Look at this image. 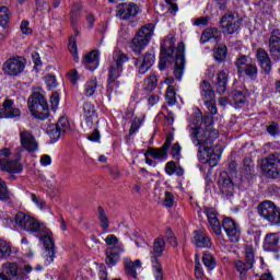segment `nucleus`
<instances>
[{"label":"nucleus","mask_w":280,"mask_h":280,"mask_svg":"<svg viewBox=\"0 0 280 280\" xmlns=\"http://www.w3.org/2000/svg\"><path fill=\"white\" fill-rule=\"evenodd\" d=\"M14 220L16 226H19L21 231H25L31 235H36V237H39L45 248L44 259L46 265L49 266V264H52V261L56 259V243L51 236V231H49L45 224L36 220V218L25 214L24 212H18Z\"/></svg>","instance_id":"nucleus-1"},{"label":"nucleus","mask_w":280,"mask_h":280,"mask_svg":"<svg viewBox=\"0 0 280 280\" xmlns=\"http://www.w3.org/2000/svg\"><path fill=\"white\" fill-rule=\"evenodd\" d=\"M220 137L218 130H202V127L190 128V140L198 148V159L209 167H215L220 154L213 152V142Z\"/></svg>","instance_id":"nucleus-2"},{"label":"nucleus","mask_w":280,"mask_h":280,"mask_svg":"<svg viewBox=\"0 0 280 280\" xmlns=\"http://www.w3.org/2000/svg\"><path fill=\"white\" fill-rule=\"evenodd\" d=\"M28 110L35 119H49V103L40 92H34L27 100Z\"/></svg>","instance_id":"nucleus-3"},{"label":"nucleus","mask_w":280,"mask_h":280,"mask_svg":"<svg viewBox=\"0 0 280 280\" xmlns=\"http://www.w3.org/2000/svg\"><path fill=\"white\" fill-rule=\"evenodd\" d=\"M154 36V24L149 23L139 28L131 40V49L135 54H141Z\"/></svg>","instance_id":"nucleus-4"},{"label":"nucleus","mask_w":280,"mask_h":280,"mask_svg":"<svg viewBox=\"0 0 280 280\" xmlns=\"http://www.w3.org/2000/svg\"><path fill=\"white\" fill-rule=\"evenodd\" d=\"M165 250V237L163 235L158 236L153 242V250L150 252L151 264L155 280H165L163 275V266L159 261V257H162Z\"/></svg>","instance_id":"nucleus-5"},{"label":"nucleus","mask_w":280,"mask_h":280,"mask_svg":"<svg viewBox=\"0 0 280 280\" xmlns=\"http://www.w3.org/2000/svg\"><path fill=\"white\" fill-rule=\"evenodd\" d=\"M257 212L262 218L271 224V226H277L280 224V208L270 200H265L257 206Z\"/></svg>","instance_id":"nucleus-6"},{"label":"nucleus","mask_w":280,"mask_h":280,"mask_svg":"<svg viewBox=\"0 0 280 280\" xmlns=\"http://www.w3.org/2000/svg\"><path fill=\"white\" fill-rule=\"evenodd\" d=\"M234 65L238 75H246V78H249V80H257L259 69L257 68V63H255V61H248V56L238 55Z\"/></svg>","instance_id":"nucleus-7"},{"label":"nucleus","mask_w":280,"mask_h":280,"mask_svg":"<svg viewBox=\"0 0 280 280\" xmlns=\"http://www.w3.org/2000/svg\"><path fill=\"white\" fill-rule=\"evenodd\" d=\"M255 265V249L253 247H246L245 249V260H235L234 267L236 272L240 275L241 280L250 279V270Z\"/></svg>","instance_id":"nucleus-8"},{"label":"nucleus","mask_w":280,"mask_h":280,"mask_svg":"<svg viewBox=\"0 0 280 280\" xmlns=\"http://www.w3.org/2000/svg\"><path fill=\"white\" fill-rule=\"evenodd\" d=\"M242 21L237 12L228 11L219 22L222 34H224V36L235 34V32L242 27Z\"/></svg>","instance_id":"nucleus-9"},{"label":"nucleus","mask_w":280,"mask_h":280,"mask_svg":"<svg viewBox=\"0 0 280 280\" xmlns=\"http://www.w3.org/2000/svg\"><path fill=\"white\" fill-rule=\"evenodd\" d=\"M260 167L269 178H277L280 174V153H272L260 162Z\"/></svg>","instance_id":"nucleus-10"},{"label":"nucleus","mask_w":280,"mask_h":280,"mask_svg":"<svg viewBox=\"0 0 280 280\" xmlns=\"http://www.w3.org/2000/svg\"><path fill=\"white\" fill-rule=\"evenodd\" d=\"M167 62H174V39H165L161 44L159 69L165 71Z\"/></svg>","instance_id":"nucleus-11"},{"label":"nucleus","mask_w":280,"mask_h":280,"mask_svg":"<svg viewBox=\"0 0 280 280\" xmlns=\"http://www.w3.org/2000/svg\"><path fill=\"white\" fill-rule=\"evenodd\" d=\"M139 12H141V9L135 2H122L116 8V16L120 19V21H130V19H135Z\"/></svg>","instance_id":"nucleus-12"},{"label":"nucleus","mask_w":280,"mask_h":280,"mask_svg":"<svg viewBox=\"0 0 280 280\" xmlns=\"http://www.w3.org/2000/svg\"><path fill=\"white\" fill-rule=\"evenodd\" d=\"M124 69L117 68L116 66H110L108 70V78H107V90L106 95L108 100L113 97V93H117V89L120 86V82L117 81L119 78H121Z\"/></svg>","instance_id":"nucleus-13"},{"label":"nucleus","mask_w":280,"mask_h":280,"mask_svg":"<svg viewBox=\"0 0 280 280\" xmlns=\"http://www.w3.org/2000/svg\"><path fill=\"white\" fill-rule=\"evenodd\" d=\"M133 60L135 67L138 69V73L140 75H145V73L152 69L154 62H156V56L154 55V50H149L143 56L133 58Z\"/></svg>","instance_id":"nucleus-14"},{"label":"nucleus","mask_w":280,"mask_h":280,"mask_svg":"<svg viewBox=\"0 0 280 280\" xmlns=\"http://www.w3.org/2000/svg\"><path fill=\"white\" fill-rule=\"evenodd\" d=\"M2 71L5 75H20L25 71V59L23 57L8 59L2 66Z\"/></svg>","instance_id":"nucleus-15"},{"label":"nucleus","mask_w":280,"mask_h":280,"mask_svg":"<svg viewBox=\"0 0 280 280\" xmlns=\"http://www.w3.org/2000/svg\"><path fill=\"white\" fill-rule=\"evenodd\" d=\"M268 51L272 58V62H280V28H275L270 33Z\"/></svg>","instance_id":"nucleus-16"},{"label":"nucleus","mask_w":280,"mask_h":280,"mask_svg":"<svg viewBox=\"0 0 280 280\" xmlns=\"http://www.w3.org/2000/svg\"><path fill=\"white\" fill-rule=\"evenodd\" d=\"M183 73H185V43H179L175 52V70L174 75L176 80L183 79Z\"/></svg>","instance_id":"nucleus-17"},{"label":"nucleus","mask_w":280,"mask_h":280,"mask_svg":"<svg viewBox=\"0 0 280 280\" xmlns=\"http://www.w3.org/2000/svg\"><path fill=\"white\" fill-rule=\"evenodd\" d=\"M222 228L233 244H237V242H240V236L242 235V232L240 231L237 223H235L232 218H224L221 229Z\"/></svg>","instance_id":"nucleus-18"},{"label":"nucleus","mask_w":280,"mask_h":280,"mask_svg":"<svg viewBox=\"0 0 280 280\" xmlns=\"http://www.w3.org/2000/svg\"><path fill=\"white\" fill-rule=\"evenodd\" d=\"M256 60L265 75H270V73H272V58H270L268 50L257 48Z\"/></svg>","instance_id":"nucleus-19"},{"label":"nucleus","mask_w":280,"mask_h":280,"mask_svg":"<svg viewBox=\"0 0 280 280\" xmlns=\"http://www.w3.org/2000/svg\"><path fill=\"white\" fill-rule=\"evenodd\" d=\"M20 142L21 148L31 154L38 150V141H36V137L31 131H20Z\"/></svg>","instance_id":"nucleus-20"},{"label":"nucleus","mask_w":280,"mask_h":280,"mask_svg":"<svg viewBox=\"0 0 280 280\" xmlns=\"http://www.w3.org/2000/svg\"><path fill=\"white\" fill-rule=\"evenodd\" d=\"M21 115V109L14 107V101L5 98L0 108V119H16Z\"/></svg>","instance_id":"nucleus-21"},{"label":"nucleus","mask_w":280,"mask_h":280,"mask_svg":"<svg viewBox=\"0 0 280 280\" xmlns=\"http://www.w3.org/2000/svg\"><path fill=\"white\" fill-rule=\"evenodd\" d=\"M219 187L221 189V194L225 196L226 199H230L233 196L235 186L233 184V179L229 176V173H221L219 177Z\"/></svg>","instance_id":"nucleus-22"},{"label":"nucleus","mask_w":280,"mask_h":280,"mask_svg":"<svg viewBox=\"0 0 280 280\" xmlns=\"http://www.w3.org/2000/svg\"><path fill=\"white\" fill-rule=\"evenodd\" d=\"M0 170L8 172V174H21L23 172V164L20 160L0 159Z\"/></svg>","instance_id":"nucleus-23"},{"label":"nucleus","mask_w":280,"mask_h":280,"mask_svg":"<svg viewBox=\"0 0 280 280\" xmlns=\"http://www.w3.org/2000/svg\"><path fill=\"white\" fill-rule=\"evenodd\" d=\"M121 253H124V247L121 246L107 247L105 250V264L109 268L117 266L119 259H121Z\"/></svg>","instance_id":"nucleus-24"},{"label":"nucleus","mask_w":280,"mask_h":280,"mask_svg":"<svg viewBox=\"0 0 280 280\" xmlns=\"http://www.w3.org/2000/svg\"><path fill=\"white\" fill-rule=\"evenodd\" d=\"M203 213L207 215L213 233L222 235V224H220V219H218V211L214 208H205Z\"/></svg>","instance_id":"nucleus-25"},{"label":"nucleus","mask_w":280,"mask_h":280,"mask_svg":"<svg viewBox=\"0 0 280 280\" xmlns=\"http://www.w3.org/2000/svg\"><path fill=\"white\" fill-rule=\"evenodd\" d=\"M279 242H280L279 233L267 234L264 241V250H267L268 253H279Z\"/></svg>","instance_id":"nucleus-26"},{"label":"nucleus","mask_w":280,"mask_h":280,"mask_svg":"<svg viewBox=\"0 0 280 280\" xmlns=\"http://www.w3.org/2000/svg\"><path fill=\"white\" fill-rule=\"evenodd\" d=\"M192 243L197 248H211L212 246L211 237H209V235L202 230L194 232Z\"/></svg>","instance_id":"nucleus-27"},{"label":"nucleus","mask_w":280,"mask_h":280,"mask_svg":"<svg viewBox=\"0 0 280 280\" xmlns=\"http://www.w3.org/2000/svg\"><path fill=\"white\" fill-rule=\"evenodd\" d=\"M213 38L214 43H220L222 40V31L218 27H209L206 28L201 33L200 43L201 45H205L206 43H209Z\"/></svg>","instance_id":"nucleus-28"},{"label":"nucleus","mask_w":280,"mask_h":280,"mask_svg":"<svg viewBox=\"0 0 280 280\" xmlns=\"http://www.w3.org/2000/svg\"><path fill=\"white\" fill-rule=\"evenodd\" d=\"M83 62L85 65V69H89V71H95V69L100 67V51L91 50L85 55Z\"/></svg>","instance_id":"nucleus-29"},{"label":"nucleus","mask_w":280,"mask_h":280,"mask_svg":"<svg viewBox=\"0 0 280 280\" xmlns=\"http://www.w3.org/2000/svg\"><path fill=\"white\" fill-rule=\"evenodd\" d=\"M229 84V73L226 71L221 70L217 74V81L214 83L218 95H224L226 93V86Z\"/></svg>","instance_id":"nucleus-30"},{"label":"nucleus","mask_w":280,"mask_h":280,"mask_svg":"<svg viewBox=\"0 0 280 280\" xmlns=\"http://www.w3.org/2000/svg\"><path fill=\"white\" fill-rule=\"evenodd\" d=\"M125 272L127 277L137 279V268H141V260L132 261L130 258H124Z\"/></svg>","instance_id":"nucleus-31"},{"label":"nucleus","mask_w":280,"mask_h":280,"mask_svg":"<svg viewBox=\"0 0 280 280\" xmlns=\"http://www.w3.org/2000/svg\"><path fill=\"white\" fill-rule=\"evenodd\" d=\"M144 156H151L155 161H166L167 160V149L163 145L161 148L149 147L144 153Z\"/></svg>","instance_id":"nucleus-32"},{"label":"nucleus","mask_w":280,"mask_h":280,"mask_svg":"<svg viewBox=\"0 0 280 280\" xmlns=\"http://www.w3.org/2000/svg\"><path fill=\"white\" fill-rule=\"evenodd\" d=\"M83 116L88 126H93V120L97 119V110H95V105L90 102H85L83 104Z\"/></svg>","instance_id":"nucleus-33"},{"label":"nucleus","mask_w":280,"mask_h":280,"mask_svg":"<svg viewBox=\"0 0 280 280\" xmlns=\"http://www.w3.org/2000/svg\"><path fill=\"white\" fill-rule=\"evenodd\" d=\"M200 93L203 100H215V91H213V86L207 80L201 81Z\"/></svg>","instance_id":"nucleus-34"},{"label":"nucleus","mask_w":280,"mask_h":280,"mask_svg":"<svg viewBox=\"0 0 280 280\" xmlns=\"http://www.w3.org/2000/svg\"><path fill=\"white\" fill-rule=\"evenodd\" d=\"M98 221L101 223V229L104 233H108V229H110V220H108V214H106V210L102 206L97 207Z\"/></svg>","instance_id":"nucleus-35"},{"label":"nucleus","mask_w":280,"mask_h":280,"mask_svg":"<svg viewBox=\"0 0 280 280\" xmlns=\"http://www.w3.org/2000/svg\"><path fill=\"white\" fill-rule=\"evenodd\" d=\"M229 54V48L224 44H220L213 51V58L217 62H224Z\"/></svg>","instance_id":"nucleus-36"},{"label":"nucleus","mask_w":280,"mask_h":280,"mask_svg":"<svg viewBox=\"0 0 280 280\" xmlns=\"http://www.w3.org/2000/svg\"><path fill=\"white\" fill-rule=\"evenodd\" d=\"M114 63H112L114 67L118 69H124V65L128 62V55L124 54L119 50H115L113 54Z\"/></svg>","instance_id":"nucleus-37"},{"label":"nucleus","mask_w":280,"mask_h":280,"mask_svg":"<svg viewBox=\"0 0 280 280\" xmlns=\"http://www.w3.org/2000/svg\"><path fill=\"white\" fill-rule=\"evenodd\" d=\"M96 91H97V79H90L89 81H86L84 85V91H83L85 97H93Z\"/></svg>","instance_id":"nucleus-38"},{"label":"nucleus","mask_w":280,"mask_h":280,"mask_svg":"<svg viewBox=\"0 0 280 280\" xmlns=\"http://www.w3.org/2000/svg\"><path fill=\"white\" fill-rule=\"evenodd\" d=\"M156 86H159V78H156L155 74H151L147 79H144L143 89L148 93H152V91H154Z\"/></svg>","instance_id":"nucleus-39"},{"label":"nucleus","mask_w":280,"mask_h":280,"mask_svg":"<svg viewBox=\"0 0 280 280\" xmlns=\"http://www.w3.org/2000/svg\"><path fill=\"white\" fill-rule=\"evenodd\" d=\"M51 143H56L58 139H60V136L62 135L60 129L55 125H50L46 130Z\"/></svg>","instance_id":"nucleus-40"},{"label":"nucleus","mask_w":280,"mask_h":280,"mask_svg":"<svg viewBox=\"0 0 280 280\" xmlns=\"http://www.w3.org/2000/svg\"><path fill=\"white\" fill-rule=\"evenodd\" d=\"M196 121H197V126L199 122L205 124L206 128H201V130H217L213 129V117L209 116V115H205L202 116H197L196 117Z\"/></svg>","instance_id":"nucleus-41"},{"label":"nucleus","mask_w":280,"mask_h":280,"mask_svg":"<svg viewBox=\"0 0 280 280\" xmlns=\"http://www.w3.org/2000/svg\"><path fill=\"white\" fill-rule=\"evenodd\" d=\"M243 173L245 176H253V174H255V164L250 158L243 160Z\"/></svg>","instance_id":"nucleus-42"},{"label":"nucleus","mask_w":280,"mask_h":280,"mask_svg":"<svg viewBox=\"0 0 280 280\" xmlns=\"http://www.w3.org/2000/svg\"><path fill=\"white\" fill-rule=\"evenodd\" d=\"M165 100L168 106H174L176 104V90L174 85H168L165 92Z\"/></svg>","instance_id":"nucleus-43"},{"label":"nucleus","mask_w":280,"mask_h":280,"mask_svg":"<svg viewBox=\"0 0 280 280\" xmlns=\"http://www.w3.org/2000/svg\"><path fill=\"white\" fill-rule=\"evenodd\" d=\"M10 9L8 7H0V25L1 27H7L10 23Z\"/></svg>","instance_id":"nucleus-44"},{"label":"nucleus","mask_w":280,"mask_h":280,"mask_svg":"<svg viewBox=\"0 0 280 280\" xmlns=\"http://www.w3.org/2000/svg\"><path fill=\"white\" fill-rule=\"evenodd\" d=\"M202 262L208 270H213V268H215V266L218 265L215 262V258H213L211 254H207V253H205L202 256Z\"/></svg>","instance_id":"nucleus-45"},{"label":"nucleus","mask_w":280,"mask_h":280,"mask_svg":"<svg viewBox=\"0 0 280 280\" xmlns=\"http://www.w3.org/2000/svg\"><path fill=\"white\" fill-rule=\"evenodd\" d=\"M12 255V247L5 241H0V259L10 257Z\"/></svg>","instance_id":"nucleus-46"},{"label":"nucleus","mask_w":280,"mask_h":280,"mask_svg":"<svg viewBox=\"0 0 280 280\" xmlns=\"http://www.w3.org/2000/svg\"><path fill=\"white\" fill-rule=\"evenodd\" d=\"M0 200L2 202H8V200H10V191L8 190V185L1 178H0Z\"/></svg>","instance_id":"nucleus-47"},{"label":"nucleus","mask_w":280,"mask_h":280,"mask_svg":"<svg viewBox=\"0 0 280 280\" xmlns=\"http://www.w3.org/2000/svg\"><path fill=\"white\" fill-rule=\"evenodd\" d=\"M55 126L58 127L62 135H65V132H67V130L70 128L69 119H67V117H60Z\"/></svg>","instance_id":"nucleus-48"},{"label":"nucleus","mask_w":280,"mask_h":280,"mask_svg":"<svg viewBox=\"0 0 280 280\" xmlns=\"http://www.w3.org/2000/svg\"><path fill=\"white\" fill-rule=\"evenodd\" d=\"M266 130L270 137H279L280 136V128L279 124L276 121L270 122L267 127Z\"/></svg>","instance_id":"nucleus-49"},{"label":"nucleus","mask_w":280,"mask_h":280,"mask_svg":"<svg viewBox=\"0 0 280 280\" xmlns=\"http://www.w3.org/2000/svg\"><path fill=\"white\" fill-rule=\"evenodd\" d=\"M166 241L171 246H173V248H176L178 246V240L176 238V236H174L172 228L166 229Z\"/></svg>","instance_id":"nucleus-50"},{"label":"nucleus","mask_w":280,"mask_h":280,"mask_svg":"<svg viewBox=\"0 0 280 280\" xmlns=\"http://www.w3.org/2000/svg\"><path fill=\"white\" fill-rule=\"evenodd\" d=\"M68 49L70 54L73 56L75 62H78V44L75 43V39L73 37H70V42L68 44Z\"/></svg>","instance_id":"nucleus-51"},{"label":"nucleus","mask_w":280,"mask_h":280,"mask_svg":"<svg viewBox=\"0 0 280 280\" xmlns=\"http://www.w3.org/2000/svg\"><path fill=\"white\" fill-rule=\"evenodd\" d=\"M232 100L235 105L244 104L246 102V96L244 95V92H242V91H234L232 93Z\"/></svg>","instance_id":"nucleus-52"},{"label":"nucleus","mask_w":280,"mask_h":280,"mask_svg":"<svg viewBox=\"0 0 280 280\" xmlns=\"http://www.w3.org/2000/svg\"><path fill=\"white\" fill-rule=\"evenodd\" d=\"M162 205L167 207V209H172L174 207V195L170 191H165Z\"/></svg>","instance_id":"nucleus-53"},{"label":"nucleus","mask_w":280,"mask_h":280,"mask_svg":"<svg viewBox=\"0 0 280 280\" xmlns=\"http://www.w3.org/2000/svg\"><path fill=\"white\" fill-rule=\"evenodd\" d=\"M180 150H183V148H180V144L178 142L174 143L171 148V156L175 160V161H180Z\"/></svg>","instance_id":"nucleus-54"},{"label":"nucleus","mask_w":280,"mask_h":280,"mask_svg":"<svg viewBox=\"0 0 280 280\" xmlns=\"http://www.w3.org/2000/svg\"><path fill=\"white\" fill-rule=\"evenodd\" d=\"M195 277L196 279H203L205 271L202 270V265L200 264V260L196 258L195 260Z\"/></svg>","instance_id":"nucleus-55"},{"label":"nucleus","mask_w":280,"mask_h":280,"mask_svg":"<svg viewBox=\"0 0 280 280\" xmlns=\"http://www.w3.org/2000/svg\"><path fill=\"white\" fill-rule=\"evenodd\" d=\"M45 82L49 90L56 89L58 86V81L56 80V75L47 74L45 77Z\"/></svg>","instance_id":"nucleus-56"},{"label":"nucleus","mask_w":280,"mask_h":280,"mask_svg":"<svg viewBox=\"0 0 280 280\" xmlns=\"http://www.w3.org/2000/svg\"><path fill=\"white\" fill-rule=\"evenodd\" d=\"M59 104H60V94L58 92H54L50 96V106L54 110H57Z\"/></svg>","instance_id":"nucleus-57"},{"label":"nucleus","mask_w":280,"mask_h":280,"mask_svg":"<svg viewBox=\"0 0 280 280\" xmlns=\"http://www.w3.org/2000/svg\"><path fill=\"white\" fill-rule=\"evenodd\" d=\"M210 115H218V107L215 105V101L212 100H208L205 102Z\"/></svg>","instance_id":"nucleus-58"},{"label":"nucleus","mask_w":280,"mask_h":280,"mask_svg":"<svg viewBox=\"0 0 280 280\" xmlns=\"http://www.w3.org/2000/svg\"><path fill=\"white\" fill-rule=\"evenodd\" d=\"M141 128V119L139 117H136L133 121L131 122V127L129 129V135L132 136Z\"/></svg>","instance_id":"nucleus-59"},{"label":"nucleus","mask_w":280,"mask_h":280,"mask_svg":"<svg viewBox=\"0 0 280 280\" xmlns=\"http://www.w3.org/2000/svg\"><path fill=\"white\" fill-rule=\"evenodd\" d=\"M175 172H176V162L174 161L167 162L165 165V173L168 176H174Z\"/></svg>","instance_id":"nucleus-60"},{"label":"nucleus","mask_w":280,"mask_h":280,"mask_svg":"<svg viewBox=\"0 0 280 280\" xmlns=\"http://www.w3.org/2000/svg\"><path fill=\"white\" fill-rule=\"evenodd\" d=\"M194 25L197 27L209 25V16H200L194 20Z\"/></svg>","instance_id":"nucleus-61"},{"label":"nucleus","mask_w":280,"mask_h":280,"mask_svg":"<svg viewBox=\"0 0 280 280\" xmlns=\"http://www.w3.org/2000/svg\"><path fill=\"white\" fill-rule=\"evenodd\" d=\"M68 80L71 82V84H78V80H80V74L78 73V70H71L68 73Z\"/></svg>","instance_id":"nucleus-62"},{"label":"nucleus","mask_w":280,"mask_h":280,"mask_svg":"<svg viewBox=\"0 0 280 280\" xmlns=\"http://www.w3.org/2000/svg\"><path fill=\"white\" fill-rule=\"evenodd\" d=\"M20 30H21L22 34H25L26 36L32 34V28L30 27L28 21H22Z\"/></svg>","instance_id":"nucleus-63"},{"label":"nucleus","mask_w":280,"mask_h":280,"mask_svg":"<svg viewBox=\"0 0 280 280\" xmlns=\"http://www.w3.org/2000/svg\"><path fill=\"white\" fill-rule=\"evenodd\" d=\"M166 5L168 7V12L171 14H176L178 12V4L174 0H166Z\"/></svg>","instance_id":"nucleus-64"}]
</instances>
